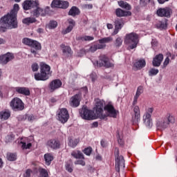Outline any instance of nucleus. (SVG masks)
<instances>
[{"mask_svg": "<svg viewBox=\"0 0 177 177\" xmlns=\"http://www.w3.org/2000/svg\"><path fill=\"white\" fill-rule=\"evenodd\" d=\"M84 8H86V9H92V8H93V6L92 4H86L84 6Z\"/></svg>", "mask_w": 177, "mask_h": 177, "instance_id": "nucleus-60", "label": "nucleus"}, {"mask_svg": "<svg viewBox=\"0 0 177 177\" xmlns=\"http://www.w3.org/2000/svg\"><path fill=\"white\" fill-rule=\"evenodd\" d=\"M158 24L159 28H167V22L160 21Z\"/></svg>", "mask_w": 177, "mask_h": 177, "instance_id": "nucleus-54", "label": "nucleus"}, {"mask_svg": "<svg viewBox=\"0 0 177 177\" xmlns=\"http://www.w3.org/2000/svg\"><path fill=\"white\" fill-rule=\"evenodd\" d=\"M167 123L168 124H175V117L171 113L167 114Z\"/></svg>", "mask_w": 177, "mask_h": 177, "instance_id": "nucleus-40", "label": "nucleus"}, {"mask_svg": "<svg viewBox=\"0 0 177 177\" xmlns=\"http://www.w3.org/2000/svg\"><path fill=\"white\" fill-rule=\"evenodd\" d=\"M57 116L58 120L62 122V124H66L70 118V115L68 114V111L66 108L60 109L57 111Z\"/></svg>", "mask_w": 177, "mask_h": 177, "instance_id": "nucleus-8", "label": "nucleus"}, {"mask_svg": "<svg viewBox=\"0 0 177 177\" xmlns=\"http://www.w3.org/2000/svg\"><path fill=\"white\" fill-rule=\"evenodd\" d=\"M10 117V112L9 111H4L0 112L1 120H8Z\"/></svg>", "mask_w": 177, "mask_h": 177, "instance_id": "nucleus-35", "label": "nucleus"}, {"mask_svg": "<svg viewBox=\"0 0 177 177\" xmlns=\"http://www.w3.org/2000/svg\"><path fill=\"white\" fill-rule=\"evenodd\" d=\"M106 27H107V29H108V30H112V28H113V24H107Z\"/></svg>", "mask_w": 177, "mask_h": 177, "instance_id": "nucleus-62", "label": "nucleus"}, {"mask_svg": "<svg viewBox=\"0 0 177 177\" xmlns=\"http://www.w3.org/2000/svg\"><path fill=\"white\" fill-rule=\"evenodd\" d=\"M69 23V26L66 28L65 30L62 31V34L64 35H66V34H68V32H71L73 30V28H74V26H75V21H74L73 19H70L68 20Z\"/></svg>", "mask_w": 177, "mask_h": 177, "instance_id": "nucleus-22", "label": "nucleus"}, {"mask_svg": "<svg viewBox=\"0 0 177 177\" xmlns=\"http://www.w3.org/2000/svg\"><path fill=\"white\" fill-rule=\"evenodd\" d=\"M40 73L35 74V80L36 81H46L49 80V75H50V66L44 62H41L40 64Z\"/></svg>", "mask_w": 177, "mask_h": 177, "instance_id": "nucleus-3", "label": "nucleus"}, {"mask_svg": "<svg viewBox=\"0 0 177 177\" xmlns=\"http://www.w3.org/2000/svg\"><path fill=\"white\" fill-rule=\"evenodd\" d=\"M15 140V134L9 133L6 137V143H10V142H13Z\"/></svg>", "mask_w": 177, "mask_h": 177, "instance_id": "nucleus-41", "label": "nucleus"}, {"mask_svg": "<svg viewBox=\"0 0 177 177\" xmlns=\"http://www.w3.org/2000/svg\"><path fill=\"white\" fill-rule=\"evenodd\" d=\"M82 99V95L81 94H75L72 96L69 100V104L71 107H78Z\"/></svg>", "mask_w": 177, "mask_h": 177, "instance_id": "nucleus-11", "label": "nucleus"}, {"mask_svg": "<svg viewBox=\"0 0 177 177\" xmlns=\"http://www.w3.org/2000/svg\"><path fill=\"white\" fill-rule=\"evenodd\" d=\"M17 158V156L15 153H7V159L8 161H15V160Z\"/></svg>", "mask_w": 177, "mask_h": 177, "instance_id": "nucleus-43", "label": "nucleus"}, {"mask_svg": "<svg viewBox=\"0 0 177 177\" xmlns=\"http://www.w3.org/2000/svg\"><path fill=\"white\" fill-rule=\"evenodd\" d=\"M124 44L127 46L128 50L135 49L139 44V35L135 32L127 34L124 37Z\"/></svg>", "mask_w": 177, "mask_h": 177, "instance_id": "nucleus-4", "label": "nucleus"}, {"mask_svg": "<svg viewBox=\"0 0 177 177\" xmlns=\"http://www.w3.org/2000/svg\"><path fill=\"white\" fill-rule=\"evenodd\" d=\"M149 75H157L158 74V69L151 68L149 71Z\"/></svg>", "mask_w": 177, "mask_h": 177, "instance_id": "nucleus-48", "label": "nucleus"}, {"mask_svg": "<svg viewBox=\"0 0 177 177\" xmlns=\"http://www.w3.org/2000/svg\"><path fill=\"white\" fill-rule=\"evenodd\" d=\"M120 30L121 29L115 27V30L113 32L112 35H117V34H118V32H120Z\"/></svg>", "mask_w": 177, "mask_h": 177, "instance_id": "nucleus-57", "label": "nucleus"}, {"mask_svg": "<svg viewBox=\"0 0 177 177\" xmlns=\"http://www.w3.org/2000/svg\"><path fill=\"white\" fill-rule=\"evenodd\" d=\"M99 127V123L97 122H94L92 124V128H97Z\"/></svg>", "mask_w": 177, "mask_h": 177, "instance_id": "nucleus-61", "label": "nucleus"}, {"mask_svg": "<svg viewBox=\"0 0 177 177\" xmlns=\"http://www.w3.org/2000/svg\"><path fill=\"white\" fill-rule=\"evenodd\" d=\"M68 8V2L61 1V9H67Z\"/></svg>", "mask_w": 177, "mask_h": 177, "instance_id": "nucleus-49", "label": "nucleus"}, {"mask_svg": "<svg viewBox=\"0 0 177 177\" xmlns=\"http://www.w3.org/2000/svg\"><path fill=\"white\" fill-rule=\"evenodd\" d=\"M97 64L99 67H106V68L114 67V64L110 62L109 57L104 55L100 56V59L97 62Z\"/></svg>", "mask_w": 177, "mask_h": 177, "instance_id": "nucleus-9", "label": "nucleus"}, {"mask_svg": "<svg viewBox=\"0 0 177 177\" xmlns=\"http://www.w3.org/2000/svg\"><path fill=\"white\" fill-rule=\"evenodd\" d=\"M39 6L38 1L26 0L23 3V8L24 10H28L30 9H35V7Z\"/></svg>", "mask_w": 177, "mask_h": 177, "instance_id": "nucleus-12", "label": "nucleus"}, {"mask_svg": "<svg viewBox=\"0 0 177 177\" xmlns=\"http://www.w3.org/2000/svg\"><path fill=\"white\" fill-rule=\"evenodd\" d=\"M164 59V56L162 54H159L155 57V58L153 60V66L154 67H160L161 66V63Z\"/></svg>", "mask_w": 177, "mask_h": 177, "instance_id": "nucleus-21", "label": "nucleus"}, {"mask_svg": "<svg viewBox=\"0 0 177 177\" xmlns=\"http://www.w3.org/2000/svg\"><path fill=\"white\" fill-rule=\"evenodd\" d=\"M75 165H82V167H85V161L84 160H77L75 161Z\"/></svg>", "mask_w": 177, "mask_h": 177, "instance_id": "nucleus-52", "label": "nucleus"}, {"mask_svg": "<svg viewBox=\"0 0 177 177\" xmlns=\"http://www.w3.org/2000/svg\"><path fill=\"white\" fill-rule=\"evenodd\" d=\"M19 146H21L22 150H28V149H30L32 146V144L31 143L26 144L25 142L21 141L19 142Z\"/></svg>", "mask_w": 177, "mask_h": 177, "instance_id": "nucleus-36", "label": "nucleus"}, {"mask_svg": "<svg viewBox=\"0 0 177 177\" xmlns=\"http://www.w3.org/2000/svg\"><path fill=\"white\" fill-rule=\"evenodd\" d=\"M83 153H84L86 156H91V154L92 153V147H87L84 149Z\"/></svg>", "mask_w": 177, "mask_h": 177, "instance_id": "nucleus-46", "label": "nucleus"}, {"mask_svg": "<svg viewBox=\"0 0 177 177\" xmlns=\"http://www.w3.org/2000/svg\"><path fill=\"white\" fill-rule=\"evenodd\" d=\"M17 12L19 4H15L13 9L0 20V31L5 32L8 28H17Z\"/></svg>", "mask_w": 177, "mask_h": 177, "instance_id": "nucleus-1", "label": "nucleus"}, {"mask_svg": "<svg viewBox=\"0 0 177 177\" xmlns=\"http://www.w3.org/2000/svg\"><path fill=\"white\" fill-rule=\"evenodd\" d=\"M57 27V21H50V23L48 24V28L52 30L53 28H56Z\"/></svg>", "mask_w": 177, "mask_h": 177, "instance_id": "nucleus-45", "label": "nucleus"}, {"mask_svg": "<svg viewBox=\"0 0 177 177\" xmlns=\"http://www.w3.org/2000/svg\"><path fill=\"white\" fill-rule=\"evenodd\" d=\"M31 172H32L31 169H27L26 173L24 174V177H31Z\"/></svg>", "mask_w": 177, "mask_h": 177, "instance_id": "nucleus-55", "label": "nucleus"}, {"mask_svg": "<svg viewBox=\"0 0 177 177\" xmlns=\"http://www.w3.org/2000/svg\"><path fill=\"white\" fill-rule=\"evenodd\" d=\"M80 143V140L77 138H70L68 142V146L74 149V147H77V145Z\"/></svg>", "mask_w": 177, "mask_h": 177, "instance_id": "nucleus-32", "label": "nucleus"}, {"mask_svg": "<svg viewBox=\"0 0 177 177\" xmlns=\"http://www.w3.org/2000/svg\"><path fill=\"white\" fill-rule=\"evenodd\" d=\"M151 0H140V5L141 6H147Z\"/></svg>", "mask_w": 177, "mask_h": 177, "instance_id": "nucleus-53", "label": "nucleus"}, {"mask_svg": "<svg viewBox=\"0 0 177 177\" xmlns=\"http://www.w3.org/2000/svg\"><path fill=\"white\" fill-rule=\"evenodd\" d=\"M157 44L158 43L155 39H152L151 44L153 45V46H157Z\"/></svg>", "mask_w": 177, "mask_h": 177, "instance_id": "nucleus-64", "label": "nucleus"}, {"mask_svg": "<svg viewBox=\"0 0 177 177\" xmlns=\"http://www.w3.org/2000/svg\"><path fill=\"white\" fill-rule=\"evenodd\" d=\"M61 2H62V1H60V0H53L52 3H51V7L52 8H60Z\"/></svg>", "mask_w": 177, "mask_h": 177, "instance_id": "nucleus-44", "label": "nucleus"}, {"mask_svg": "<svg viewBox=\"0 0 177 177\" xmlns=\"http://www.w3.org/2000/svg\"><path fill=\"white\" fill-rule=\"evenodd\" d=\"M169 0H158V2L160 4L165 3V2H168Z\"/></svg>", "mask_w": 177, "mask_h": 177, "instance_id": "nucleus-63", "label": "nucleus"}, {"mask_svg": "<svg viewBox=\"0 0 177 177\" xmlns=\"http://www.w3.org/2000/svg\"><path fill=\"white\" fill-rule=\"evenodd\" d=\"M171 13H172V10L169 8H159L156 12V14L160 17H169Z\"/></svg>", "mask_w": 177, "mask_h": 177, "instance_id": "nucleus-14", "label": "nucleus"}, {"mask_svg": "<svg viewBox=\"0 0 177 177\" xmlns=\"http://www.w3.org/2000/svg\"><path fill=\"white\" fill-rule=\"evenodd\" d=\"M35 21H37V19L34 17H27L22 20V23L27 26H30V24H32V23H35Z\"/></svg>", "mask_w": 177, "mask_h": 177, "instance_id": "nucleus-33", "label": "nucleus"}, {"mask_svg": "<svg viewBox=\"0 0 177 177\" xmlns=\"http://www.w3.org/2000/svg\"><path fill=\"white\" fill-rule=\"evenodd\" d=\"M68 15L70 16H77V15H80V9L78 8L73 6L71 8V9L69 10Z\"/></svg>", "mask_w": 177, "mask_h": 177, "instance_id": "nucleus-34", "label": "nucleus"}, {"mask_svg": "<svg viewBox=\"0 0 177 177\" xmlns=\"http://www.w3.org/2000/svg\"><path fill=\"white\" fill-rule=\"evenodd\" d=\"M146 66V61L145 59H140L135 62L134 66L138 68V70H140L145 67Z\"/></svg>", "mask_w": 177, "mask_h": 177, "instance_id": "nucleus-27", "label": "nucleus"}, {"mask_svg": "<svg viewBox=\"0 0 177 177\" xmlns=\"http://www.w3.org/2000/svg\"><path fill=\"white\" fill-rule=\"evenodd\" d=\"M115 15L118 17H125L127 16H131L132 13L129 11H125L121 8L115 10Z\"/></svg>", "mask_w": 177, "mask_h": 177, "instance_id": "nucleus-20", "label": "nucleus"}, {"mask_svg": "<svg viewBox=\"0 0 177 177\" xmlns=\"http://www.w3.org/2000/svg\"><path fill=\"white\" fill-rule=\"evenodd\" d=\"M104 110L106 111L108 117H111L112 118H117V114H118V111H116L114 106L111 104H108L105 105Z\"/></svg>", "mask_w": 177, "mask_h": 177, "instance_id": "nucleus-10", "label": "nucleus"}, {"mask_svg": "<svg viewBox=\"0 0 177 177\" xmlns=\"http://www.w3.org/2000/svg\"><path fill=\"white\" fill-rule=\"evenodd\" d=\"M133 111L135 113V116L133 118V122H139L140 121V111L139 110V106H135Z\"/></svg>", "mask_w": 177, "mask_h": 177, "instance_id": "nucleus-25", "label": "nucleus"}, {"mask_svg": "<svg viewBox=\"0 0 177 177\" xmlns=\"http://www.w3.org/2000/svg\"><path fill=\"white\" fill-rule=\"evenodd\" d=\"M35 17H39V16H45V10L41 8H39V6L35 7V10L32 12Z\"/></svg>", "mask_w": 177, "mask_h": 177, "instance_id": "nucleus-19", "label": "nucleus"}, {"mask_svg": "<svg viewBox=\"0 0 177 177\" xmlns=\"http://www.w3.org/2000/svg\"><path fill=\"white\" fill-rule=\"evenodd\" d=\"M38 177H49V173H48V170L40 167L37 171Z\"/></svg>", "mask_w": 177, "mask_h": 177, "instance_id": "nucleus-28", "label": "nucleus"}, {"mask_svg": "<svg viewBox=\"0 0 177 177\" xmlns=\"http://www.w3.org/2000/svg\"><path fill=\"white\" fill-rule=\"evenodd\" d=\"M44 160L46 165H50V163L53 161V155L52 153H46L44 155Z\"/></svg>", "mask_w": 177, "mask_h": 177, "instance_id": "nucleus-31", "label": "nucleus"}, {"mask_svg": "<svg viewBox=\"0 0 177 177\" xmlns=\"http://www.w3.org/2000/svg\"><path fill=\"white\" fill-rule=\"evenodd\" d=\"M31 68L33 72L38 71L39 66L37 63H33L31 66Z\"/></svg>", "mask_w": 177, "mask_h": 177, "instance_id": "nucleus-50", "label": "nucleus"}, {"mask_svg": "<svg viewBox=\"0 0 177 177\" xmlns=\"http://www.w3.org/2000/svg\"><path fill=\"white\" fill-rule=\"evenodd\" d=\"M143 93V86H140L137 88V91L136 93V95L133 98V105L135 106L138 103V99H139V96H140L141 94Z\"/></svg>", "mask_w": 177, "mask_h": 177, "instance_id": "nucleus-24", "label": "nucleus"}, {"mask_svg": "<svg viewBox=\"0 0 177 177\" xmlns=\"http://www.w3.org/2000/svg\"><path fill=\"white\" fill-rule=\"evenodd\" d=\"M111 41H113V37H108L99 39L98 42L100 44H108V42H111Z\"/></svg>", "mask_w": 177, "mask_h": 177, "instance_id": "nucleus-39", "label": "nucleus"}, {"mask_svg": "<svg viewBox=\"0 0 177 177\" xmlns=\"http://www.w3.org/2000/svg\"><path fill=\"white\" fill-rule=\"evenodd\" d=\"M169 125V123L168 122H166L165 120H162L159 122L158 127L160 128V129H165L168 128V126Z\"/></svg>", "mask_w": 177, "mask_h": 177, "instance_id": "nucleus-38", "label": "nucleus"}, {"mask_svg": "<svg viewBox=\"0 0 177 177\" xmlns=\"http://www.w3.org/2000/svg\"><path fill=\"white\" fill-rule=\"evenodd\" d=\"M115 171L120 172V169H124L125 168V160L124 157L120 156V150L118 148L115 149Z\"/></svg>", "mask_w": 177, "mask_h": 177, "instance_id": "nucleus-5", "label": "nucleus"}, {"mask_svg": "<svg viewBox=\"0 0 177 177\" xmlns=\"http://www.w3.org/2000/svg\"><path fill=\"white\" fill-rule=\"evenodd\" d=\"M34 120H35V116H34V115H30L28 117V121H34Z\"/></svg>", "mask_w": 177, "mask_h": 177, "instance_id": "nucleus-58", "label": "nucleus"}, {"mask_svg": "<svg viewBox=\"0 0 177 177\" xmlns=\"http://www.w3.org/2000/svg\"><path fill=\"white\" fill-rule=\"evenodd\" d=\"M169 64V57H167L164 62V66H168Z\"/></svg>", "mask_w": 177, "mask_h": 177, "instance_id": "nucleus-59", "label": "nucleus"}, {"mask_svg": "<svg viewBox=\"0 0 177 177\" xmlns=\"http://www.w3.org/2000/svg\"><path fill=\"white\" fill-rule=\"evenodd\" d=\"M66 169L68 171V172H73V167H71V165L70 164H67L66 165Z\"/></svg>", "mask_w": 177, "mask_h": 177, "instance_id": "nucleus-56", "label": "nucleus"}, {"mask_svg": "<svg viewBox=\"0 0 177 177\" xmlns=\"http://www.w3.org/2000/svg\"><path fill=\"white\" fill-rule=\"evenodd\" d=\"M16 92L17 93H20L21 95H24L25 96H30V89L26 87H17L15 88Z\"/></svg>", "mask_w": 177, "mask_h": 177, "instance_id": "nucleus-23", "label": "nucleus"}, {"mask_svg": "<svg viewBox=\"0 0 177 177\" xmlns=\"http://www.w3.org/2000/svg\"><path fill=\"white\" fill-rule=\"evenodd\" d=\"M46 145L52 150H59V149H60V146H62V144L59 140L50 139L47 141Z\"/></svg>", "mask_w": 177, "mask_h": 177, "instance_id": "nucleus-13", "label": "nucleus"}, {"mask_svg": "<svg viewBox=\"0 0 177 177\" xmlns=\"http://www.w3.org/2000/svg\"><path fill=\"white\" fill-rule=\"evenodd\" d=\"M62 85V81L60 80H54L49 84V89L50 92H55L56 89L61 88Z\"/></svg>", "mask_w": 177, "mask_h": 177, "instance_id": "nucleus-15", "label": "nucleus"}, {"mask_svg": "<svg viewBox=\"0 0 177 177\" xmlns=\"http://www.w3.org/2000/svg\"><path fill=\"white\" fill-rule=\"evenodd\" d=\"M95 109V113L93 111L89 110L86 107H83L80 110V116L83 120H87L88 121L97 120V118L104 120L107 117L106 115H103V102L102 101H97Z\"/></svg>", "mask_w": 177, "mask_h": 177, "instance_id": "nucleus-2", "label": "nucleus"}, {"mask_svg": "<svg viewBox=\"0 0 177 177\" xmlns=\"http://www.w3.org/2000/svg\"><path fill=\"white\" fill-rule=\"evenodd\" d=\"M104 48H106V45L104 44H95L90 47L89 52H96L97 49H104Z\"/></svg>", "mask_w": 177, "mask_h": 177, "instance_id": "nucleus-29", "label": "nucleus"}, {"mask_svg": "<svg viewBox=\"0 0 177 177\" xmlns=\"http://www.w3.org/2000/svg\"><path fill=\"white\" fill-rule=\"evenodd\" d=\"M30 46L32 48L30 50L31 53H33L35 57H37L38 50H41V49H42L41 44L39 42L33 40V42Z\"/></svg>", "mask_w": 177, "mask_h": 177, "instance_id": "nucleus-17", "label": "nucleus"}, {"mask_svg": "<svg viewBox=\"0 0 177 177\" xmlns=\"http://www.w3.org/2000/svg\"><path fill=\"white\" fill-rule=\"evenodd\" d=\"M32 42H34V40L31 39L24 38L22 39V43L24 44V45H27L28 46H31L32 45Z\"/></svg>", "mask_w": 177, "mask_h": 177, "instance_id": "nucleus-42", "label": "nucleus"}, {"mask_svg": "<svg viewBox=\"0 0 177 177\" xmlns=\"http://www.w3.org/2000/svg\"><path fill=\"white\" fill-rule=\"evenodd\" d=\"M71 156L74 157V158H79V160H85L84 153H82L80 151H73L71 153Z\"/></svg>", "mask_w": 177, "mask_h": 177, "instance_id": "nucleus-26", "label": "nucleus"}, {"mask_svg": "<svg viewBox=\"0 0 177 177\" xmlns=\"http://www.w3.org/2000/svg\"><path fill=\"white\" fill-rule=\"evenodd\" d=\"M82 41H93L95 38L92 36H83L81 37Z\"/></svg>", "mask_w": 177, "mask_h": 177, "instance_id": "nucleus-47", "label": "nucleus"}, {"mask_svg": "<svg viewBox=\"0 0 177 177\" xmlns=\"http://www.w3.org/2000/svg\"><path fill=\"white\" fill-rule=\"evenodd\" d=\"M154 109L148 108L143 115L142 120L147 128H151V127H153V119H151V115Z\"/></svg>", "mask_w": 177, "mask_h": 177, "instance_id": "nucleus-6", "label": "nucleus"}, {"mask_svg": "<svg viewBox=\"0 0 177 177\" xmlns=\"http://www.w3.org/2000/svg\"><path fill=\"white\" fill-rule=\"evenodd\" d=\"M118 5L119 6H120V8L126 9V10H131V5H129V3L124 1H118Z\"/></svg>", "mask_w": 177, "mask_h": 177, "instance_id": "nucleus-30", "label": "nucleus"}, {"mask_svg": "<svg viewBox=\"0 0 177 177\" xmlns=\"http://www.w3.org/2000/svg\"><path fill=\"white\" fill-rule=\"evenodd\" d=\"M60 46L62 50L64 56H66L67 57L73 56V50H71V48L70 46H66L64 44H62Z\"/></svg>", "mask_w": 177, "mask_h": 177, "instance_id": "nucleus-18", "label": "nucleus"}, {"mask_svg": "<svg viewBox=\"0 0 177 177\" xmlns=\"http://www.w3.org/2000/svg\"><path fill=\"white\" fill-rule=\"evenodd\" d=\"M122 26H124V21H122V19H116L115 21V28L122 29Z\"/></svg>", "mask_w": 177, "mask_h": 177, "instance_id": "nucleus-37", "label": "nucleus"}, {"mask_svg": "<svg viewBox=\"0 0 177 177\" xmlns=\"http://www.w3.org/2000/svg\"><path fill=\"white\" fill-rule=\"evenodd\" d=\"M14 58L13 54L8 53L6 55L0 56V63L1 64H7L8 62L13 60Z\"/></svg>", "mask_w": 177, "mask_h": 177, "instance_id": "nucleus-16", "label": "nucleus"}, {"mask_svg": "<svg viewBox=\"0 0 177 177\" xmlns=\"http://www.w3.org/2000/svg\"><path fill=\"white\" fill-rule=\"evenodd\" d=\"M115 44L116 46H121V45H122V39L121 37H118L115 39Z\"/></svg>", "mask_w": 177, "mask_h": 177, "instance_id": "nucleus-51", "label": "nucleus"}, {"mask_svg": "<svg viewBox=\"0 0 177 177\" xmlns=\"http://www.w3.org/2000/svg\"><path fill=\"white\" fill-rule=\"evenodd\" d=\"M10 106L14 111H21V110H24V103L19 97L12 99L10 103Z\"/></svg>", "mask_w": 177, "mask_h": 177, "instance_id": "nucleus-7", "label": "nucleus"}]
</instances>
